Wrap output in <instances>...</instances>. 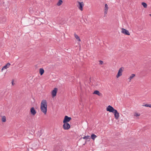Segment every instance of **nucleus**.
I'll return each instance as SVG.
<instances>
[{
  "label": "nucleus",
  "mask_w": 151,
  "mask_h": 151,
  "mask_svg": "<svg viewBox=\"0 0 151 151\" xmlns=\"http://www.w3.org/2000/svg\"><path fill=\"white\" fill-rule=\"evenodd\" d=\"M40 109L45 114H46L47 111V102L45 100H42L41 103Z\"/></svg>",
  "instance_id": "nucleus-1"
},
{
  "label": "nucleus",
  "mask_w": 151,
  "mask_h": 151,
  "mask_svg": "<svg viewBox=\"0 0 151 151\" xmlns=\"http://www.w3.org/2000/svg\"><path fill=\"white\" fill-rule=\"evenodd\" d=\"M106 110L107 111L113 113L116 109H114V108L111 106L109 105L107 107Z\"/></svg>",
  "instance_id": "nucleus-2"
},
{
  "label": "nucleus",
  "mask_w": 151,
  "mask_h": 151,
  "mask_svg": "<svg viewBox=\"0 0 151 151\" xmlns=\"http://www.w3.org/2000/svg\"><path fill=\"white\" fill-rule=\"evenodd\" d=\"M63 129L65 130L68 129L70 127V125L68 123H64L63 125Z\"/></svg>",
  "instance_id": "nucleus-3"
},
{
  "label": "nucleus",
  "mask_w": 151,
  "mask_h": 151,
  "mask_svg": "<svg viewBox=\"0 0 151 151\" xmlns=\"http://www.w3.org/2000/svg\"><path fill=\"white\" fill-rule=\"evenodd\" d=\"M71 119V118L70 117H69L67 116H65L63 122V123H68L69 122Z\"/></svg>",
  "instance_id": "nucleus-4"
},
{
  "label": "nucleus",
  "mask_w": 151,
  "mask_h": 151,
  "mask_svg": "<svg viewBox=\"0 0 151 151\" xmlns=\"http://www.w3.org/2000/svg\"><path fill=\"white\" fill-rule=\"evenodd\" d=\"M78 9L81 11H82L83 9V6H84L83 2L78 1Z\"/></svg>",
  "instance_id": "nucleus-5"
},
{
  "label": "nucleus",
  "mask_w": 151,
  "mask_h": 151,
  "mask_svg": "<svg viewBox=\"0 0 151 151\" xmlns=\"http://www.w3.org/2000/svg\"><path fill=\"white\" fill-rule=\"evenodd\" d=\"M122 29V33L127 35H130V34L128 30L123 28Z\"/></svg>",
  "instance_id": "nucleus-6"
},
{
  "label": "nucleus",
  "mask_w": 151,
  "mask_h": 151,
  "mask_svg": "<svg viewBox=\"0 0 151 151\" xmlns=\"http://www.w3.org/2000/svg\"><path fill=\"white\" fill-rule=\"evenodd\" d=\"M113 113L114 114V116L115 118L117 119H118L119 117V113L118 112L117 110H115L114 111Z\"/></svg>",
  "instance_id": "nucleus-7"
},
{
  "label": "nucleus",
  "mask_w": 151,
  "mask_h": 151,
  "mask_svg": "<svg viewBox=\"0 0 151 151\" xmlns=\"http://www.w3.org/2000/svg\"><path fill=\"white\" fill-rule=\"evenodd\" d=\"M57 91L58 88H54V90L52 91V94L53 97H54L56 96Z\"/></svg>",
  "instance_id": "nucleus-8"
},
{
  "label": "nucleus",
  "mask_w": 151,
  "mask_h": 151,
  "mask_svg": "<svg viewBox=\"0 0 151 151\" xmlns=\"http://www.w3.org/2000/svg\"><path fill=\"white\" fill-rule=\"evenodd\" d=\"M123 68L122 67L119 68L116 76L117 78H118L122 75V73L123 71Z\"/></svg>",
  "instance_id": "nucleus-9"
},
{
  "label": "nucleus",
  "mask_w": 151,
  "mask_h": 151,
  "mask_svg": "<svg viewBox=\"0 0 151 151\" xmlns=\"http://www.w3.org/2000/svg\"><path fill=\"white\" fill-rule=\"evenodd\" d=\"M30 112L33 115H35L36 113V111L34 107H32L30 109Z\"/></svg>",
  "instance_id": "nucleus-10"
},
{
  "label": "nucleus",
  "mask_w": 151,
  "mask_h": 151,
  "mask_svg": "<svg viewBox=\"0 0 151 151\" xmlns=\"http://www.w3.org/2000/svg\"><path fill=\"white\" fill-rule=\"evenodd\" d=\"M93 94L97 95L99 96H101V94L99 92V91L97 90H96L94 91L93 93Z\"/></svg>",
  "instance_id": "nucleus-11"
},
{
  "label": "nucleus",
  "mask_w": 151,
  "mask_h": 151,
  "mask_svg": "<svg viewBox=\"0 0 151 151\" xmlns=\"http://www.w3.org/2000/svg\"><path fill=\"white\" fill-rule=\"evenodd\" d=\"M11 64L9 63H8L5 66L3 67V68H5V69L9 68Z\"/></svg>",
  "instance_id": "nucleus-12"
},
{
  "label": "nucleus",
  "mask_w": 151,
  "mask_h": 151,
  "mask_svg": "<svg viewBox=\"0 0 151 151\" xmlns=\"http://www.w3.org/2000/svg\"><path fill=\"white\" fill-rule=\"evenodd\" d=\"M83 138L84 139L88 140H89L90 139V136L88 135L84 136Z\"/></svg>",
  "instance_id": "nucleus-13"
},
{
  "label": "nucleus",
  "mask_w": 151,
  "mask_h": 151,
  "mask_svg": "<svg viewBox=\"0 0 151 151\" xmlns=\"http://www.w3.org/2000/svg\"><path fill=\"white\" fill-rule=\"evenodd\" d=\"M135 76V74H132L128 78V79L129 80V81H130V80L132 78H134V77Z\"/></svg>",
  "instance_id": "nucleus-14"
},
{
  "label": "nucleus",
  "mask_w": 151,
  "mask_h": 151,
  "mask_svg": "<svg viewBox=\"0 0 151 151\" xmlns=\"http://www.w3.org/2000/svg\"><path fill=\"white\" fill-rule=\"evenodd\" d=\"M44 72V70L43 68H41L40 69V73L41 75H42Z\"/></svg>",
  "instance_id": "nucleus-15"
},
{
  "label": "nucleus",
  "mask_w": 151,
  "mask_h": 151,
  "mask_svg": "<svg viewBox=\"0 0 151 151\" xmlns=\"http://www.w3.org/2000/svg\"><path fill=\"white\" fill-rule=\"evenodd\" d=\"M97 137V136H96L93 134L91 135V138L93 140H94L96 137Z\"/></svg>",
  "instance_id": "nucleus-16"
},
{
  "label": "nucleus",
  "mask_w": 151,
  "mask_h": 151,
  "mask_svg": "<svg viewBox=\"0 0 151 151\" xmlns=\"http://www.w3.org/2000/svg\"><path fill=\"white\" fill-rule=\"evenodd\" d=\"M63 3V1L62 0H59L58 2L57 3V4L58 6L61 5Z\"/></svg>",
  "instance_id": "nucleus-17"
},
{
  "label": "nucleus",
  "mask_w": 151,
  "mask_h": 151,
  "mask_svg": "<svg viewBox=\"0 0 151 151\" xmlns=\"http://www.w3.org/2000/svg\"><path fill=\"white\" fill-rule=\"evenodd\" d=\"M74 35L76 39L78 40L79 41H81V40L79 37L76 34H75Z\"/></svg>",
  "instance_id": "nucleus-18"
},
{
  "label": "nucleus",
  "mask_w": 151,
  "mask_h": 151,
  "mask_svg": "<svg viewBox=\"0 0 151 151\" xmlns=\"http://www.w3.org/2000/svg\"><path fill=\"white\" fill-rule=\"evenodd\" d=\"M142 4L145 8H147V4L145 3L144 2H142Z\"/></svg>",
  "instance_id": "nucleus-19"
},
{
  "label": "nucleus",
  "mask_w": 151,
  "mask_h": 151,
  "mask_svg": "<svg viewBox=\"0 0 151 151\" xmlns=\"http://www.w3.org/2000/svg\"><path fill=\"white\" fill-rule=\"evenodd\" d=\"M1 120L2 122H5L6 121V118L5 116H3Z\"/></svg>",
  "instance_id": "nucleus-20"
},
{
  "label": "nucleus",
  "mask_w": 151,
  "mask_h": 151,
  "mask_svg": "<svg viewBox=\"0 0 151 151\" xmlns=\"http://www.w3.org/2000/svg\"><path fill=\"white\" fill-rule=\"evenodd\" d=\"M108 5L107 4H106L105 5V8L104 10H106V11H108Z\"/></svg>",
  "instance_id": "nucleus-21"
},
{
  "label": "nucleus",
  "mask_w": 151,
  "mask_h": 151,
  "mask_svg": "<svg viewBox=\"0 0 151 151\" xmlns=\"http://www.w3.org/2000/svg\"><path fill=\"white\" fill-rule=\"evenodd\" d=\"M140 115V114L138 113H136L134 114V116H139Z\"/></svg>",
  "instance_id": "nucleus-22"
},
{
  "label": "nucleus",
  "mask_w": 151,
  "mask_h": 151,
  "mask_svg": "<svg viewBox=\"0 0 151 151\" xmlns=\"http://www.w3.org/2000/svg\"><path fill=\"white\" fill-rule=\"evenodd\" d=\"M99 62L100 63L99 64L100 65H102L103 63V61L101 60L99 61Z\"/></svg>",
  "instance_id": "nucleus-23"
},
{
  "label": "nucleus",
  "mask_w": 151,
  "mask_h": 151,
  "mask_svg": "<svg viewBox=\"0 0 151 151\" xmlns=\"http://www.w3.org/2000/svg\"><path fill=\"white\" fill-rule=\"evenodd\" d=\"M149 104H145V105H143V106L146 107H149Z\"/></svg>",
  "instance_id": "nucleus-24"
},
{
  "label": "nucleus",
  "mask_w": 151,
  "mask_h": 151,
  "mask_svg": "<svg viewBox=\"0 0 151 151\" xmlns=\"http://www.w3.org/2000/svg\"><path fill=\"white\" fill-rule=\"evenodd\" d=\"M107 11H106V10H104V14H107Z\"/></svg>",
  "instance_id": "nucleus-25"
},
{
  "label": "nucleus",
  "mask_w": 151,
  "mask_h": 151,
  "mask_svg": "<svg viewBox=\"0 0 151 151\" xmlns=\"http://www.w3.org/2000/svg\"><path fill=\"white\" fill-rule=\"evenodd\" d=\"M12 85H14V81L13 80H12Z\"/></svg>",
  "instance_id": "nucleus-26"
},
{
  "label": "nucleus",
  "mask_w": 151,
  "mask_h": 151,
  "mask_svg": "<svg viewBox=\"0 0 151 151\" xmlns=\"http://www.w3.org/2000/svg\"><path fill=\"white\" fill-rule=\"evenodd\" d=\"M4 69H5V68H3V67L1 69V71H2Z\"/></svg>",
  "instance_id": "nucleus-27"
},
{
  "label": "nucleus",
  "mask_w": 151,
  "mask_h": 151,
  "mask_svg": "<svg viewBox=\"0 0 151 151\" xmlns=\"http://www.w3.org/2000/svg\"><path fill=\"white\" fill-rule=\"evenodd\" d=\"M149 107L151 108V104L149 105Z\"/></svg>",
  "instance_id": "nucleus-28"
},
{
  "label": "nucleus",
  "mask_w": 151,
  "mask_h": 151,
  "mask_svg": "<svg viewBox=\"0 0 151 151\" xmlns=\"http://www.w3.org/2000/svg\"><path fill=\"white\" fill-rule=\"evenodd\" d=\"M106 14H104V17H106Z\"/></svg>",
  "instance_id": "nucleus-29"
},
{
  "label": "nucleus",
  "mask_w": 151,
  "mask_h": 151,
  "mask_svg": "<svg viewBox=\"0 0 151 151\" xmlns=\"http://www.w3.org/2000/svg\"><path fill=\"white\" fill-rule=\"evenodd\" d=\"M150 15L151 16V14H150Z\"/></svg>",
  "instance_id": "nucleus-30"
}]
</instances>
